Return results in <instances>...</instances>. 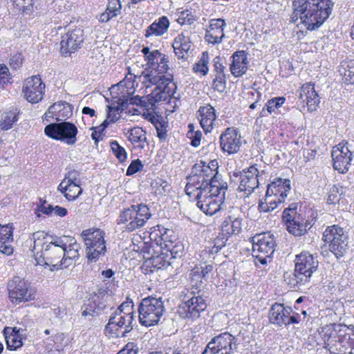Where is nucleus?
Segmentation results:
<instances>
[{
  "label": "nucleus",
  "mask_w": 354,
  "mask_h": 354,
  "mask_svg": "<svg viewBox=\"0 0 354 354\" xmlns=\"http://www.w3.org/2000/svg\"><path fill=\"white\" fill-rule=\"evenodd\" d=\"M210 164L200 161L194 165L185 190L189 196H194L201 210L212 216L221 209L227 185H221L216 180V168H213L216 166L215 161Z\"/></svg>",
  "instance_id": "nucleus-1"
},
{
  "label": "nucleus",
  "mask_w": 354,
  "mask_h": 354,
  "mask_svg": "<svg viewBox=\"0 0 354 354\" xmlns=\"http://www.w3.org/2000/svg\"><path fill=\"white\" fill-rule=\"evenodd\" d=\"M8 291L9 298L15 305L35 299L34 292L30 289L29 284L19 277H15L9 282Z\"/></svg>",
  "instance_id": "nucleus-17"
},
{
  "label": "nucleus",
  "mask_w": 354,
  "mask_h": 354,
  "mask_svg": "<svg viewBox=\"0 0 354 354\" xmlns=\"http://www.w3.org/2000/svg\"><path fill=\"white\" fill-rule=\"evenodd\" d=\"M227 238L224 234H221L217 236L214 240V245L212 247L211 252L212 253H217L220 250H221L226 243Z\"/></svg>",
  "instance_id": "nucleus-54"
},
{
  "label": "nucleus",
  "mask_w": 354,
  "mask_h": 354,
  "mask_svg": "<svg viewBox=\"0 0 354 354\" xmlns=\"http://www.w3.org/2000/svg\"><path fill=\"white\" fill-rule=\"evenodd\" d=\"M204 295L205 292L197 287H192L189 290L178 307L177 313L179 316L189 320L198 318L207 306Z\"/></svg>",
  "instance_id": "nucleus-5"
},
{
  "label": "nucleus",
  "mask_w": 354,
  "mask_h": 354,
  "mask_svg": "<svg viewBox=\"0 0 354 354\" xmlns=\"http://www.w3.org/2000/svg\"><path fill=\"white\" fill-rule=\"evenodd\" d=\"M111 150L120 162H124L127 158V152L115 140L110 143Z\"/></svg>",
  "instance_id": "nucleus-46"
},
{
  "label": "nucleus",
  "mask_w": 354,
  "mask_h": 354,
  "mask_svg": "<svg viewBox=\"0 0 354 354\" xmlns=\"http://www.w3.org/2000/svg\"><path fill=\"white\" fill-rule=\"evenodd\" d=\"M45 84L41 82V78L37 76H32L26 80L23 87L24 97L31 103H37L43 98Z\"/></svg>",
  "instance_id": "nucleus-21"
},
{
  "label": "nucleus",
  "mask_w": 354,
  "mask_h": 354,
  "mask_svg": "<svg viewBox=\"0 0 354 354\" xmlns=\"http://www.w3.org/2000/svg\"><path fill=\"white\" fill-rule=\"evenodd\" d=\"M299 99L306 103L309 111H315L320 102V97L315 90L314 84L311 83L304 84L301 86Z\"/></svg>",
  "instance_id": "nucleus-24"
},
{
  "label": "nucleus",
  "mask_w": 354,
  "mask_h": 354,
  "mask_svg": "<svg viewBox=\"0 0 354 354\" xmlns=\"http://www.w3.org/2000/svg\"><path fill=\"white\" fill-rule=\"evenodd\" d=\"M84 41L83 30L75 28L62 37L60 42L61 53L65 56L71 55L80 48Z\"/></svg>",
  "instance_id": "nucleus-22"
},
{
  "label": "nucleus",
  "mask_w": 354,
  "mask_h": 354,
  "mask_svg": "<svg viewBox=\"0 0 354 354\" xmlns=\"http://www.w3.org/2000/svg\"><path fill=\"white\" fill-rule=\"evenodd\" d=\"M63 248L64 252V257H63L62 259V264H64V268H66L70 266L73 261H75L79 259V250H80L81 247L80 245L77 243L74 239H71L68 245H66L64 242Z\"/></svg>",
  "instance_id": "nucleus-30"
},
{
  "label": "nucleus",
  "mask_w": 354,
  "mask_h": 354,
  "mask_svg": "<svg viewBox=\"0 0 354 354\" xmlns=\"http://www.w3.org/2000/svg\"><path fill=\"white\" fill-rule=\"evenodd\" d=\"M108 112H107V118L110 120L111 122H116L120 116H118L121 112L118 111V106H115V102H113L111 105L107 106Z\"/></svg>",
  "instance_id": "nucleus-55"
},
{
  "label": "nucleus",
  "mask_w": 354,
  "mask_h": 354,
  "mask_svg": "<svg viewBox=\"0 0 354 354\" xmlns=\"http://www.w3.org/2000/svg\"><path fill=\"white\" fill-rule=\"evenodd\" d=\"M3 335L8 350L15 351L23 345L19 329H17L15 327H6L3 329Z\"/></svg>",
  "instance_id": "nucleus-31"
},
{
  "label": "nucleus",
  "mask_w": 354,
  "mask_h": 354,
  "mask_svg": "<svg viewBox=\"0 0 354 354\" xmlns=\"http://www.w3.org/2000/svg\"><path fill=\"white\" fill-rule=\"evenodd\" d=\"M169 24V21L166 16L160 17L147 27L145 33V37L149 38L152 35L162 36L167 31Z\"/></svg>",
  "instance_id": "nucleus-32"
},
{
  "label": "nucleus",
  "mask_w": 354,
  "mask_h": 354,
  "mask_svg": "<svg viewBox=\"0 0 354 354\" xmlns=\"http://www.w3.org/2000/svg\"><path fill=\"white\" fill-rule=\"evenodd\" d=\"M143 167L142 162L139 159L133 160L128 167L126 172L127 176H131L141 170Z\"/></svg>",
  "instance_id": "nucleus-56"
},
{
  "label": "nucleus",
  "mask_w": 354,
  "mask_h": 354,
  "mask_svg": "<svg viewBox=\"0 0 354 354\" xmlns=\"http://www.w3.org/2000/svg\"><path fill=\"white\" fill-rule=\"evenodd\" d=\"M44 133L49 138L73 145L77 141L78 130L73 123L64 121L47 125Z\"/></svg>",
  "instance_id": "nucleus-13"
},
{
  "label": "nucleus",
  "mask_w": 354,
  "mask_h": 354,
  "mask_svg": "<svg viewBox=\"0 0 354 354\" xmlns=\"http://www.w3.org/2000/svg\"><path fill=\"white\" fill-rule=\"evenodd\" d=\"M64 241L59 238L48 244L42 243L41 257L46 268L51 271L64 269L62 259L64 257Z\"/></svg>",
  "instance_id": "nucleus-12"
},
{
  "label": "nucleus",
  "mask_w": 354,
  "mask_h": 354,
  "mask_svg": "<svg viewBox=\"0 0 354 354\" xmlns=\"http://www.w3.org/2000/svg\"><path fill=\"white\" fill-rule=\"evenodd\" d=\"M226 24L223 19H214L210 21V24L208 30H216L218 31V35H222L224 30V27Z\"/></svg>",
  "instance_id": "nucleus-51"
},
{
  "label": "nucleus",
  "mask_w": 354,
  "mask_h": 354,
  "mask_svg": "<svg viewBox=\"0 0 354 354\" xmlns=\"http://www.w3.org/2000/svg\"><path fill=\"white\" fill-rule=\"evenodd\" d=\"M224 37V33H222V35L214 34V31L207 30L205 35V39L209 44H216L221 43Z\"/></svg>",
  "instance_id": "nucleus-52"
},
{
  "label": "nucleus",
  "mask_w": 354,
  "mask_h": 354,
  "mask_svg": "<svg viewBox=\"0 0 354 354\" xmlns=\"http://www.w3.org/2000/svg\"><path fill=\"white\" fill-rule=\"evenodd\" d=\"M332 0H294L291 23H300L310 31L318 29L332 13Z\"/></svg>",
  "instance_id": "nucleus-2"
},
{
  "label": "nucleus",
  "mask_w": 354,
  "mask_h": 354,
  "mask_svg": "<svg viewBox=\"0 0 354 354\" xmlns=\"http://www.w3.org/2000/svg\"><path fill=\"white\" fill-rule=\"evenodd\" d=\"M19 113L20 110L17 107H11L8 111L3 113L0 120V129L3 131L10 129L18 121Z\"/></svg>",
  "instance_id": "nucleus-36"
},
{
  "label": "nucleus",
  "mask_w": 354,
  "mask_h": 354,
  "mask_svg": "<svg viewBox=\"0 0 354 354\" xmlns=\"http://www.w3.org/2000/svg\"><path fill=\"white\" fill-rule=\"evenodd\" d=\"M129 103V99L125 100L119 98L118 101L116 102V104H115V106H118V111L120 112L123 111L127 106V104Z\"/></svg>",
  "instance_id": "nucleus-64"
},
{
  "label": "nucleus",
  "mask_w": 354,
  "mask_h": 354,
  "mask_svg": "<svg viewBox=\"0 0 354 354\" xmlns=\"http://www.w3.org/2000/svg\"><path fill=\"white\" fill-rule=\"evenodd\" d=\"M333 168L339 173L344 174L349 169L353 154L348 143L341 142L333 147L331 153Z\"/></svg>",
  "instance_id": "nucleus-18"
},
{
  "label": "nucleus",
  "mask_w": 354,
  "mask_h": 354,
  "mask_svg": "<svg viewBox=\"0 0 354 354\" xmlns=\"http://www.w3.org/2000/svg\"><path fill=\"white\" fill-rule=\"evenodd\" d=\"M290 189V180L279 178L268 185L266 191L268 194H273L284 201Z\"/></svg>",
  "instance_id": "nucleus-28"
},
{
  "label": "nucleus",
  "mask_w": 354,
  "mask_h": 354,
  "mask_svg": "<svg viewBox=\"0 0 354 354\" xmlns=\"http://www.w3.org/2000/svg\"><path fill=\"white\" fill-rule=\"evenodd\" d=\"M317 266L318 261L311 254L306 252H301L296 256L294 272L286 273L285 280L291 288H299L300 286L309 281Z\"/></svg>",
  "instance_id": "nucleus-4"
},
{
  "label": "nucleus",
  "mask_w": 354,
  "mask_h": 354,
  "mask_svg": "<svg viewBox=\"0 0 354 354\" xmlns=\"http://www.w3.org/2000/svg\"><path fill=\"white\" fill-rule=\"evenodd\" d=\"M341 68L340 72L344 81L348 84H354V61L351 60L344 63Z\"/></svg>",
  "instance_id": "nucleus-41"
},
{
  "label": "nucleus",
  "mask_w": 354,
  "mask_h": 354,
  "mask_svg": "<svg viewBox=\"0 0 354 354\" xmlns=\"http://www.w3.org/2000/svg\"><path fill=\"white\" fill-rule=\"evenodd\" d=\"M133 308V303L132 300L127 299L125 301H124L120 305V306L114 313H119L120 315H126L128 316H134Z\"/></svg>",
  "instance_id": "nucleus-45"
},
{
  "label": "nucleus",
  "mask_w": 354,
  "mask_h": 354,
  "mask_svg": "<svg viewBox=\"0 0 354 354\" xmlns=\"http://www.w3.org/2000/svg\"><path fill=\"white\" fill-rule=\"evenodd\" d=\"M292 312L290 307H285L282 304L275 303L269 310V322L279 327L285 325L287 316H289Z\"/></svg>",
  "instance_id": "nucleus-26"
},
{
  "label": "nucleus",
  "mask_w": 354,
  "mask_h": 354,
  "mask_svg": "<svg viewBox=\"0 0 354 354\" xmlns=\"http://www.w3.org/2000/svg\"><path fill=\"white\" fill-rule=\"evenodd\" d=\"M134 316L113 313L105 326L104 333L110 337H126L133 328Z\"/></svg>",
  "instance_id": "nucleus-14"
},
{
  "label": "nucleus",
  "mask_w": 354,
  "mask_h": 354,
  "mask_svg": "<svg viewBox=\"0 0 354 354\" xmlns=\"http://www.w3.org/2000/svg\"><path fill=\"white\" fill-rule=\"evenodd\" d=\"M209 55L207 52H203L199 61L193 66V71L195 73H200L203 75H206L209 71Z\"/></svg>",
  "instance_id": "nucleus-42"
},
{
  "label": "nucleus",
  "mask_w": 354,
  "mask_h": 354,
  "mask_svg": "<svg viewBox=\"0 0 354 354\" xmlns=\"http://www.w3.org/2000/svg\"><path fill=\"white\" fill-rule=\"evenodd\" d=\"M138 351L139 348L136 344L129 342L117 354H138Z\"/></svg>",
  "instance_id": "nucleus-57"
},
{
  "label": "nucleus",
  "mask_w": 354,
  "mask_h": 354,
  "mask_svg": "<svg viewBox=\"0 0 354 354\" xmlns=\"http://www.w3.org/2000/svg\"><path fill=\"white\" fill-rule=\"evenodd\" d=\"M165 312V308L162 298H144L138 307L139 322L147 327L154 326L158 323Z\"/></svg>",
  "instance_id": "nucleus-6"
},
{
  "label": "nucleus",
  "mask_w": 354,
  "mask_h": 354,
  "mask_svg": "<svg viewBox=\"0 0 354 354\" xmlns=\"http://www.w3.org/2000/svg\"><path fill=\"white\" fill-rule=\"evenodd\" d=\"M12 227L9 225H0V252L6 255L13 252L10 243L13 241Z\"/></svg>",
  "instance_id": "nucleus-29"
},
{
  "label": "nucleus",
  "mask_w": 354,
  "mask_h": 354,
  "mask_svg": "<svg viewBox=\"0 0 354 354\" xmlns=\"http://www.w3.org/2000/svg\"><path fill=\"white\" fill-rule=\"evenodd\" d=\"M348 232L338 225L328 226L323 233V240L329 243L330 251L337 259L344 257L349 248Z\"/></svg>",
  "instance_id": "nucleus-10"
},
{
  "label": "nucleus",
  "mask_w": 354,
  "mask_h": 354,
  "mask_svg": "<svg viewBox=\"0 0 354 354\" xmlns=\"http://www.w3.org/2000/svg\"><path fill=\"white\" fill-rule=\"evenodd\" d=\"M169 57L165 55H162V57L159 59L156 64H158L156 68H152L149 72L156 71L158 73V76H168V74L166 75L169 70Z\"/></svg>",
  "instance_id": "nucleus-43"
},
{
  "label": "nucleus",
  "mask_w": 354,
  "mask_h": 354,
  "mask_svg": "<svg viewBox=\"0 0 354 354\" xmlns=\"http://www.w3.org/2000/svg\"><path fill=\"white\" fill-rule=\"evenodd\" d=\"M109 297L110 295L106 288H99L88 299V303L86 304V308L82 311V316H93V313H101L107 306Z\"/></svg>",
  "instance_id": "nucleus-20"
},
{
  "label": "nucleus",
  "mask_w": 354,
  "mask_h": 354,
  "mask_svg": "<svg viewBox=\"0 0 354 354\" xmlns=\"http://www.w3.org/2000/svg\"><path fill=\"white\" fill-rule=\"evenodd\" d=\"M342 193V187L333 185L328 192L327 203L328 204H335L339 201L340 195Z\"/></svg>",
  "instance_id": "nucleus-48"
},
{
  "label": "nucleus",
  "mask_w": 354,
  "mask_h": 354,
  "mask_svg": "<svg viewBox=\"0 0 354 354\" xmlns=\"http://www.w3.org/2000/svg\"><path fill=\"white\" fill-rule=\"evenodd\" d=\"M129 140L132 144L144 149L147 142L146 132L140 127H134L129 131Z\"/></svg>",
  "instance_id": "nucleus-38"
},
{
  "label": "nucleus",
  "mask_w": 354,
  "mask_h": 354,
  "mask_svg": "<svg viewBox=\"0 0 354 354\" xmlns=\"http://www.w3.org/2000/svg\"><path fill=\"white\" fill-rule=\"evenodd\" d=\"M297 203H292L283 212V220L286 224L287 230L295 236L304 235L313 225V220L306 218L305 214L298 209Z\"/></svg>",
  "instance_id": "nucleus-7"
},
{
  "label": "nucleus",
  "mask_w": 354,
  "mask_h": 354,
  "mask_svg": "<svg viewBox=\"0 0 354 354\" xmlns=\"http://www.w3.org/2000/svg\"><path fill=\"white\" fill-rule=\"evenodd\" d=\"M265 174V170L260 171L257 164H254L234 176L239 178L238 189L247 196L250 195L259 185V178Z\"/></svg>",
  "instance_id": "nucleus-15"
},
{
  "label": "nucleus",
  "mask_w": 354,
  "mask_h": 354,
  "mask_svg": "<svg viewBox=\"0 0 354 354\" xmlns=\"http://www.w3.org/2000/svg\"><path fill=\"white\" fill-rule=\"evenodd\" d=\"M162 55V54L158 50H155L151 51L145 59L151 66H155Z\"/></svg>",
  "instance_id": "nucleus-60"
},
{
  "label": "nucleus",
  "mask_w": 354,
  "mask_h": 354,
  "mask_svg": "<svg viewBox=\"0 0 354 354\" xmlns=\"http://www.w3.org/2000/svg\"><path fill=\"white\" fill-rule=\"evenodd\" d=\"M241 219L232 216H229L222 223V230L227 234H237L241 232Z\"/></svg>",
  "instance_id": "nucleus-37"
},
{
  "label": "nucleus",
  "mask_w": 354,
  "mask_h": 354,
  "mask_svg": "<svg viewBox=\"0 0 354 354\" xmlns=\"http://www.w3.org/2000/svg\"><path fill=\"white\" fill-rule=\"evenodd\" d=\"M189 131L187 133V136L191 140V145L197 147L200 145L201 140L202 137V133L200 131H194V124H189L188 125Z\"/></svg>",
  "instance_id": "nucleus-44"
},
{
  "label": "nucleus",
  "mask_w": 354,
  "mask_h": 354,
  "mask_svg": "<svg viewBox=\"0 0 354 354\" xmlns=\"http://www.w3.org/2000/svg\"><path fill=\"white\" fill-rule=\"evenodd\" d=\"M225 75H217L213 80L212 86L215 91L223 93L226 88Z\"/></svg>",
  "instance_id": "nucleus-53"
},
{
  "label": "nucleus",
  "mask_w": 354,
  "mask_h": 354,
  "mask_svg": "<svg viewBox=\"0 0 354 354\" xmlns=\"http://www.w3.org/2000/svg\"><path fill=\"white\" fill-rule=\"evenodd\" d=\"M23 62V55L21 53H17L13 55L10 59V66L17 70L21 67Z\"/></svg>",
  "instance_id": "nucleus-59"
},
{
  "label": "nucleus",
  "mask_w": 354,
  "mask_h": 354,
  "mask_svg": "<svg viewBox=\"0 0 354 354\" xmlns=\"http://www.w3.org/2000/svg\"><path fill=\"white\" fill-rule=\"evenodd\" d=\"M189 33L181 32L175 37L172 46L178 59H187L193 50Z\"/></svg>",
  "instance_id": "nucleus-25"
},
{
  "label": "nucleus",
  "mask_w": 354,
  "mask_h": 354,
  "mask_svg": "<svg viewBox=\"0 0 354 354\" xmlns=\"http://www.w3.org/2000/svg\"><path fill=\"white\" fill-rule=\"evenodd\" d=\"M48 109L50 112L55 115L57 120H59V118L61 116L68 118L72 113L71 105L66 102H58L51 105Z\"/></svg>",
  "instance_id": "nucleus-39"
},
{
  "label": "nucleus",
  "mask_w": 354,
  "mask_h": 354,
  "mask_svg": "<svg viewBox=\"0 0 354 354\" xmlns=\"http://www.w3.org/2000/svg\"><path fill=\"white\" fill-rule=\"evenodd\" d=\"M151 217V213L147 205H133L123 209L118 218V224L125 225L124 228L130 232L140 228Z\"/></svg>",
  "instance_id": "nucleus-9"
},
{
  "label": "nucleus",
  "mask_w": 354,
  "mask_h": 354,
  "mask_svg": "<svg viewBox=\"0 0 354 354\" xmlns=\"http://www.w3.org/2000/svg\"><path fill=\"white\" fill-rule=\"evenodd\" d=\"M214 70L218 73V75H225V67L221 63V57L217 56L214 59Z\"/></svg>",
  "instance_id": "nucleus-61"
},
{
  "label": "nucleus",
  "mask_w": 354,
  "mask_h": 354,
  "mask_svg": "<svg viewBox=\"0 0 354 354\" xmlns=\"http://www.w3.org/2000/svg\"><path fill=\"white\" fill-rule=\"evenodd\" d=\"M106 10L111 14V16L117 17L121 13L122 4L120 0H109Z\"/></svg>",
  "instance_id": "nucleus-49"
},
{
  "label": "nucleus",
  "mask_w": 354,
  "mask_h": 354,
  "mask_svg": "<svg viewBox=\"0 0 354 354\" xmlns=\"http://www.w3.org/2000/svg\"><path fill=\"white\" fill-rule=\"evenodd\" d=\"M147 99L145 97H140L139 96H136L133 97L129 98V103L132 104H137V105H141V106H147ZM148 100V98H147Z\"/></svg>",
  "instance_id": "nucleus-63"
},
{
  "label": "nucleus",
  "mask_w": 354,
  "mask_h": 354,
  "mask_svg": "<svg viewBox=\"0 0 354 354\" xmlns=\"http://www.w3.org/2000/svg\"><path fill=\"white\" fill-rule=\"evenodd\" d=\"M145 82L156 85L151 93L147 96L148 104L153 106L156 102L169 101L174 97L177 86L173 82L172 76H158L156 71L143 73Z\"/></svg>",
  "instance_id": "nucleus-3"
},
{
  "label": "nucleus",
  "mask_w": 354,
  "mask_h": 354,
  "mask_svg": "<svg viewBox=\"0 0 354 354\" xmlns=\"http://www.w3.org/2000/svg\"><path fill=\"white\" fill-rule=\"evenodd\" d=\"M237 339L228 332L214 337L206 348L212 354H233L237 348Z\"/></svg>",
  "instance_id": "nucleus-16"
},
{
  "label": "nucleus",
  "mask_w": 354,
  "mask_h": 354,
  "mask_svg": "<svg viewBox=\"0 0 354 354\" xmlns=\"http://www.w3.org/2000/svg\"><path fill=\"white\" fill-rule=\"evenodd\" d=\"M105 233L100 228H89L82 231L81 236L86 245V256L89 262H96L106 252Z\"/></svg>",
  "instance_id": "nucleus-8"
},
{
  "label": "nucleus",
  "mask_w": 354,
  "mask_h": 354,
  "mask_svg": "<svg viewBox=\"0 0 354 354\" xmlns=\"http://www.w3.org/2000/svg\"><path fill=\"white\" fill-rule=\"evenodd\" d=\"M283 202L281 198L273 194H268L266 191L264 198L259 202L258 209L260 212H270L276 209Z\"/></svg>",
  "instance_id": "nucleus-34"
},
{
  "label": "nucleus",
  "mask_w": 354,
  "mask_h": 354,
  "mask_svg": "<svg viewBox=\"0 0 354 354\" xmlns=\"http://www.w3.org/2000/svg\"><path fill=\"white\" fill-rule=\"evenodd\" d=\"M290 189V180L279 178L268 185L266 191L268 194H273L284 201Z\"/></svg>",
  "instance_id": "nucleus-27"
},
{
  "label": "nucleus",
  "mask_w": 354,
  "mask_h": 354,
  "mask_svg": "<svg viewBox=\"0 0 354 354\" xmlns=\"http://www.w3.org/2000/svg\"><path fill=\"white\" fill-rule=\"evenodd\" d=\"M247 55L245 50H237L230 57V70L235 77H241L246 73L249 66Z\"/></svg>",
  "instance_id": "nucleus-23"
},
{
  "label": "nucleus",
  "mask_w": 354,
  "mask_h": 354,
  "mask_svg": "<svg viewBox=\"0 0 354 354\" xmlns=\"http://www.w3.org/2000/svg\"><path fill=\"white\" fill-rule=\"evenodd\" d=\"M57 189L68 201L75 200L82 193L81 183H66V181H62Z\"/></svg>",
  "instance_id": "nucleus-35"
},
{
  "label": "nucleus",
  "mask_w": 354,
  "mask_h": 354,
  "mask_svg": "<svg viewBox=\"0 0 354 354\" xmlns=\"http://www.w3.org/2000/svg\"><path fill=\"white\" fill-rule=\"evenodd\" d=\"M151 187L156 195L163 196L169 192L170 185L165 180L158 178L151 183Z\"/></svg>",
  "instance_id": "nucleus-40"
},
{
  "label": "nucleus",
  "mask_w": 354,
  "mask_h": 354,
  "mask_svg": "<svg viewBox=\"0 0 354 354\" xmlns=\"http://www.w3.org/2000/svg\"><path fill=\"white\" fill-rule=\"evenodd\" d=\"M219 142L223 152L229 155L236 153L241 146V136L238 129L228 127L221 134Z\"/></svg>",
  "instance_id": "nucleus-19"
},
{
  "label": "nucleus",
  "mask_w": 354,
  "mask_h": 354,
  "mask_svg": "<svg viewBox=\"0 0 354 354\" xmlns=\"http://www.w3.org/2000/svg\"><path fill=\"white\" fill-rule=\"evenodd\" d=\"M286 99L283 97H278L270 99L266 104V110L271 114L275 109L280 108L285 102Z\"/></svg>",
  "instance_id": "nucleus-47"
},
{
  "label": "nucleus",
  "mask_w": 354,
  "mask_h": 354,
  "mask_svg": "<svg viewBox=\"0 0 354 354\" xmlns=\"http://www.w3.org/2000/svg\"><path fill=\"white\" fill-rule=\"evenodd\" d=\"M196 21L194 16L188 10L182 11L177 19L178 24L181 25H191Z\"/></svg>",
  "instance_id": "nucleus-50"
},
{
  "label": "nucleus",
  "mask_w": 354,
  "mask_h": 354,
  "mask_svg": "<svg viewBox=\"0 0 354 354\" xmlns=\"http://www.w3.org/2000/svg\"><path fill=\"white\" fill-rule=\"evenodd\" d=\"M198 112L201 115L200 123L202 128L206 133L210 132L216 118L214 109L208 105L201 107Z\"/></svg>",
  "instance_id": "nucleus-33"
},
{
  "label": "nucleus",
  "mask_w": 354,
  "mask_h": 354,
  "mask_svg": "<svg viewBox=\"0 0 354 354\" xmlns=\"http://www.w3.org/2000/svg\"><path fill=\"white\" fill-rule=\"evenodd\" d=\"M78 176L79 174L77 171L71 170L65 175V177L62 181H66V183H81Z\"/></svg>",
  "instance_id": "nucleus-58"
},
{
  "label": "nucleus",
  "mask_w": 354,
  "mask_h": 354,
  "mask_svg": "<svg viewBox=\"0 0 354 354\" xmlns=\"http://www.w3.org/2000/svg\"><path fill=\"white\" fill-rule=\"evenodd\" d=\"M252 256L262 265H266L270 261L273 254L276 241L270 232L257 234L252 237Z\"/></svg>",
  "instance_id": "nucleus-11"
},
{
  "label": "nucleus",
  "mask_w": 354,
  "mask_h": 354,
  "mask_svg": "<svg viewBox=\"0 0 354 354\" xmlns=\"http://www.w3.org/2000/svg\"><path fill=\"white\" fill-rule=\"evenodd\" d=\"M151 261L153 266L157 268L158 269H160L165 267L167 263L165 261H162V257L161 256H157L156 257H153Z\"/></svg>",
  "instance_id": "nucleus-62"
}]
</instances>
